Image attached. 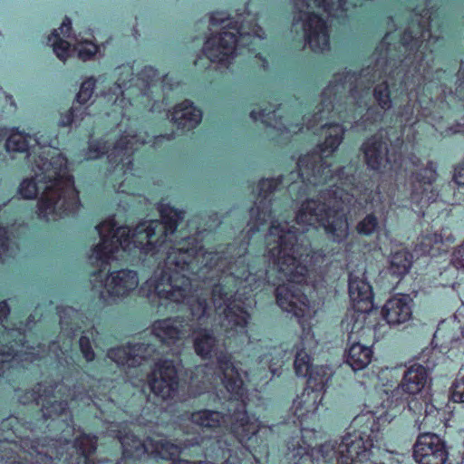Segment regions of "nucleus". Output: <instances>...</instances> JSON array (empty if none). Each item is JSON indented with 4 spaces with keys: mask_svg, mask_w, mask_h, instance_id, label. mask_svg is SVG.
Here are the masks:
<instances>
[{
    "mask_svg": "<svg viewBox=\"0 0 464 464\" xmlns=\"http://www.w3.org/2000/svg\"><path fill=\"white\" fill-rule=\"evenodd\" d=\"M275 180H261L259 196L250 209L249 232L259 230V226L271 220L266 237V256L272 265L270 270H255L246 266L247 243L235 244L216 251H206L190 236H179L177 227L183 212L161 203L159 208L160 220H144L135 227H121V258L123 253H136L144 262L158 263L153 275L141 285L140 291L148 297L157 296L168 304L185 305L198 321L208 317L211 306L203 290L193 288L190 275L197 276L206 286H211V300L218 315L220 329L227 339L243 343L247 334L249 314L242 297L257 289L266 280L276 289L277 305L293 314L302 327V335L294 344V368L297 376H307L313 368L310 352L317 345L311 331V320L317 306L304 295L311 256L309 242L304 232L311 225L300 223L297 215L294 224L272 218V198L266 189L276 187ZM314 227H322L319 224Z\"/></svg>",
    "mask_w": 464,
    "mask_h": 464,
    "instance_id": "1",
    "label": "nucleus"
},
{
    "mask_svg": "<svg viewBox=\"0 0 464 464\" xmlns=\"http://www.w3.org/2000/svg\"><path fill=\"white\" fill-rule=\"evenodd\" d=\"M426 2L430 8L415 11L411 25L401 37L400 48L406 54L400 64L397 65L394 58L396 48L390 44L392 35L387 34L376 48L372 62L359 74L351 72L335 74L324 90L321 103L312 119H304L308 130L320 124L325 133L324 142L299 159L297 172H291L287 179H268L277 182L276 188L266 189L268 198L273 191L288 181H291L288 184L290 194L295 191L305 194L311 188L329 181V188L321 189L317 200L312 198L302 203L297 220L311 226L321 225L335 242H342L348 237L345 211L353 201L359 205L370 203L375 209L382 201L380 191L373 190L372 185L356 181L353 165L333 169L329 157L338 149L345 130L330 120L337 116L343 122H350L360 116L362 124L367 128L381 121L384 111L392 108V92L407 96V103L398 111L401 122L411 123L420 116L428 115L427 108L419 98L420 91L428 83L440 82L441 76L447 72H431L432 46L439 39L430 31L434 22L433 0Z\"/></svg>",
    "mask_w": 464,
    "mask_h": 464,
    "instance_id": "2",
    "label": "nucleus"
},
{
    "mask_svg": "<svg viewBox=\"0 0 464 464\" xmlns=\"http://www.w3.org/2000/svg\"><path fill=\"white\" fill-rule=\"evenodd\" d=\"M193 328L194 325L190 322L175 317L156 321L152 325V333L155 339L170 345L188 337L193 331L197 354L202 358L215 356L218 362L216 368L208 364L196 368L192 383L197 387L199 384L201 386L195 395L217 390V386L220 384L236 398H241L244 395V378L247 377L246 372H240L237 364L231 361L230 355L221 351L224 344L214 336L212 330L196 331Z\"/></svg>",
    "mask_w": 464,
    "mask_h": 464,
    "instance_id": "3",
    "label": "nucleus"
},
{
    "mask_svg": "<svg viewBox=\"0 0 464 464\" xmlns=\"http://www.w3.org/2000/svg\"><path fill=\"white\" fill-rule=\"evenodd\" d=\"M9 313L8 305L5 302L0 303V384L3 380L9 381L13 371L18 365L24 367V362H34L36 359L46 356L54 358L63 364V361L69 364L68 357L72 347V335L77 330H82L83 334L79 341V345L83 357L87 362H92L94 357V352L92 349L89 334L93 338L96 332L92 327L91 330H85L89 324L83 320L82 315L72 307L58 308L60 316V325L62 334L66 335L63 342V346L54 342L49 345L48 351L43 345L36 348L25 345L24 339V334L22 328H8L4 324L6 321V315Z\"/></svg>",
    "mask_w": 464,
    "mask_h": 464,
    "instance_id": "4",
    "label": "nucleus"
},
{
    "mask_svg": "<svg viewBox=\"0 0 464 464\" xmlns=\"http://www.w3.org/2000/svg\"><path fill=\"white\" fill-rule=\"evenodd\" d=\"M30 164L34 176L22 180L18 193L25 199L40 194L37 203L39 218L56 220L78 209V192L69 173L67 160L62 154L53 155L50 159L40 156V160Z\"/></svg>",
    "mask_w": 464,
    "mask_h": 464,
    "instance_id": "5",
    "label": "nucleus"
},
{
    "mask_svg": "<svg viewBox=\"0 0 464 464\" xmlns=\"http://www.w3.org/2000/svg\"><path fill=\"white\" fill-rule=\"evenodd\" d=\"M227 394L228 415L218 411L199 410L183 415L181 420L188 421L195 427L207 430H228L237 441L250 452L259 446V434L263 432L264 426L255 415L246 411V391L244 386V395L236 398L224 388Z\"/></svg>",
    "mask_w": 464,
    "mask_h": 464,
    "instance_id": "6",
    "label": "nucleus"
},
{
    "mask_svg": "<svg viewBox=\"0 0 464 464\" xmlns=\"http://www.w3.org/2000/svg\"><path fill=\"white\" fill-rule=\"evenodd\" d=\"M249 12L237 14L230 18L224 12H214L210 16V30L221 25L222 31L209 37L204 45V53L211 63L227 66L242 47L249 46L264 39V32L254 22Z\"/></svg>",
    "mask_w": 464,
    "mask_h": 464,
    "instance_id": "7",
    "label": "nucleus"
},
{
    "mask_svg": "<svg viewBox=\"0 0 464 464\" xmlns=\"http://www.w3.org/2000/svg\"><path fill=\"white\" fill-rule=\"evenodd\" d=\"M107 142L108 140H91L84 160H95L103 153H108V160L111 166V175L115 178L125 176L124 180L119 184L117 191L130 193L126 188V183L130 181V176H132V173L130 172L132 165L131 155L140 145L146 143V141L141 139V134L138 136L132 130H130L115 141L111 150L105 148Z\"/></svg>",
    "mask_w": 464,
    "mask_h": 464,
    "instance_id": "8",
    "label": "nucleus"
},
{
    "mask_svg": "<svg viewBox=\"0 0 464 464\" xmlns=\"http://www.w3.org/2000/svg\"><path fill=\"white\" fill-rule=\"evenodd\" d=\"M320 454L326 462L336 464H383L372 450L366 430L348 431L338 443L328 441L321 445Z\"/></svg>",
    "mask_w": 464,
    "mask_h": 464,
    "instance_id": "9",
    "label": "nucleus"
},
{
    "mask_svg": "<svg viewBox=\"0 0 464 464\" xmlns=\"http://www.w3.org/2000/svg\"><path fill=\"white\" fill-rule=\"evenodd\" d=\"M118 81L113 87L103 93L106 102L113 106L112 112L119 113L121 117L128 115V107L133 106L130 96L139 92L143 99L147 97V90L154 85L155 82L160 79L159 72L153 67H145L136 80L135 85L130 84L125 87L127 82H132V68L130 65H122L117 68Z\"/></svg>",
    "mask_w": 464,
    "mask_h": 464,
    "instance_id": "10",
    "label": "nucleus"
},
{
    "mask_svg": "<svg viewBox=\"0 0 464 464\" xmlns=\"http://www.w3.org/2000/svg\"><path fill=\"white\" fill-rule=\"evenodd\" d=\"M117 437L122 447V458L117 464H129V459H139L145 453L150 454L155 458L170 459L178 456L182 449L198 445L201 441V438L195 437L192 440H187L179 444H175L160 435L150 437L146 441H140L130 431H125L122 434L121 430Z\"/></svg>",
    "mask_w": 464,
    "mask_h": 464,
    "instance_id": "11",
    "label": "nucleus"
},
{
    "mask_svg": "<svg viewBox=\"0 0 464 464\" xmlns=\"http://www.w3.org/2000/svg\"><path fill=\"white\" fill-rule=\"evenodd\" d=\"M432 350H426L421 354V360L426 363V365H421L419 363H415L409 367L407 371L403 374V378L401 380V384L398 385L396 390L392 392V400L388 394L386 390H383L382 392L387 396L386 400H382V401H372L369 400L366 407L368 408L367 412L372 415H376L379 412L380 408H389L393 403V398L400 393V391H402L405 393L410 395H417L422 392L429 381V373L435 366V362L427 359L425 361V357L433 353Z\"/></svg>",
    "mask_w": 464,
    "mask_h": 464,
    "instance_id": "12",
    "label": "nucleus"
},
{
    "mask_svg": "<svg viewBox=\"0 0 464 464\" xmlns=\"http://www.w3.org/2000/svg\"><path fill=\"white\" fill-rule=\"evenodd\" d=\"M92 289L99 294L100 299L105 304H111L116 298L125 297L139 285L138 274L130 269L111 272L103 277L102 273L93 275Z\"/></svg>",
    "mask_w": 464,
    "mask_h": 464,
    "instance_id": "13",
    "label": "nucleus"
},
{
    "mask_svg": "<svg viewBox=\"0 0 464 464\" xmlns=\"http://www.w3.org/2000/svg\"><path fill=\"white\" fill-rule=\"evenodd\" d=\"M349 295L353 303L354 312L343 321V327L345 331L350 330L353 334L362 329L365 313L372 307V290L364 278V273L362 274V276L354 272L350 274Z\"/></svg>",
    "mask_w": 464,
    "mask_h": 464,
    "instance_id": "14",
    "label": "nucleus"
},
{
    "mask_svg": "<svg viewBox=\"0 0 464 464\" xmlns=\"http://www.w3.org/2000/svg\"><path fill=\"white\" fill-rule=\"evenodd\" d=\"M71 21L66 18L58 30L48 36V44L53 47L56 56L65 61L67 57L77 53L79 59L87 61L97 53V46L92 41L70 37Z\"/></svg>",
    "mask_w": 464,
    "mask_h": 464,
    "instance_id": "15",
    "label": "nucleus"
},
{
    "mask_svg": "<svg viewBox=\"0 0 464 464\" xmlns=\"http://www.w3.org/2000/svg\"><path fill=\"white\" fill-rule=\"evenodd\" d=\"M96 450V438L87 434H82L71 443L64 439V442H55L44 452L50 459H63V464H93L91 456Z\"/></svg>",
    "mask_w": 464,
    "mask_h": 464,
    "instance_id": "16",
    "label": "nucleus"
},
{
    "mask_svg": "<svg viewBox=\"0 0 464 464\" xmlns=\"http://www.w3.org/2000/svg\"><path fill=\"white\" fill-rule=\"evenodd\" d=\"M69 397L72 398V392L62 382L48 386L39 384L37 391L30 392L28 398H20V401L27 403L34 401L37 405L42 406L43 415L45 418H52L64 412L68 407Z\"/></svg>",
    "mask_w": 464,
    "mask_h": 464,
    "instance_id": "17",
    "label": "nucleus"
},
{
    "mask_svg": "<svg viewBox=\"0 0 464 464\" xmlns=\"http://www.w3.org/2000/svg\"><path fill=\"white\" fill-rule=\"evenodd\" d=\"M362 151L367 166L381 173L397 172L402 166L401 155L388 150L387 143L380 133L365 140L362 145Z\"/></svg>",
    "mask_w": 464,
    "mask_h": 464,
    "instance_id": "18",
    "label": "nucleus"
},
{
    "mask_svg": "<svg viewBox=\"0 0 464 464\" xmlns=\"http://www.w3.org/2000/svg\"><path fill=\"white\" fill-rule=\"evenodd\" d=\"M437 176V166L430 160L427 161L424 168L411 173L410 200L420 208V211L437 199L438 192L433 185Z\"/></svg>",
    "mask_w": 464,
    "mask_h": 464,
    "instance_id": "19",
    "label": "nucleus"
},
{
    "mask_svg": "<svg viewBox=\"0 0 464 464\" xmlns=\"http://www.w3.org/2000/svg\"><path fill=\"white\" fill-rule=\"evenodd\" d=\"M145 377H149L151 392L162 400L172 398L178 390L177 368L170 360L160 361L155 365L150 375L147 372L141 373L139 381L143 382Z\"/></svg>",
    "mask_w": 464,
    "mask_h": 464,
    "instance_id": "20",
    "label": "nucleus"
},
{
    "mask_svg": "<svg viewBox=\"0 0 464 464\" xmlns=\"http://www.w3.org/2000/svg\"><path fill=\"white\" fill-rule=\"evenodd\" d=\"M156 355L155 344L146 341L112 348L107 353L108 358L118 366L127 367L129 370L140 366L143 362L150 358L155 360Z\"/></svg>",
    "mask_w": 464,
    "mask_h": 464,
    "instance_id": "21",
    "label": "nucleus"
},
{
    "mask_svg": "<svg viewBox=\"0 0 464 464\" xmlns=\"http://www.w3.org/2000/svg\"><path fill=\"white\" fill-rule=\"evenodd\" d=\"M448 455L444 440L434 433L420 434L413 447V458L419 464H445Z\"/></svg>",
    "mask_w": 464,
    "mask_h": 464,
    "instance_id": "22",
    "label": "nucleus"
},
{
    "mask_svg": "<svg viewBox=\"0 0 464 464\" xmlns=\"http://www.w3.org/2000/svg\"><path fill=\"white\" fill-rule=\"evenodd\" d=\"M324 396L320 389L306 387L293 401L291 411L298 420L301 428L315 420L320 407H323Z\"/></svg>",
    "mask_w": 464,
    "mask_h": 464,
    "instance_id": "23",
    "label": "nucleus"
},
{
    "mask_svg": "<svg viewBox=\"0 0 464 464\" xmlns=\"http://www.w3.org/2000/svg\"><path fill=\"white\" fill-rule=\"evenodd\" d=\"M315 431L307 427L301 428L300 435L291 438L286 444L285 459L293 464H300L310 457Z\"/></svg>",
    "mask_w": 464,
    "mask_h": 464,
    "instance_id": "24",
    "label": "nucleus"
},
{
    "mask_svg": "<svg viewBox=\"0 0 464 464\" xmlns=\"http://www.w3.org/2000/svg\"><path fill=\"white\" fill-rule=\"evenodd\" d=\"M382 313L390 325L404 324L411 318V299L407 295H397L385 303Z\"/></svg>",
    "mask_w": 464,
    "mask_h": 464,
    "instance_id": "25",
    "label": "nucleus"
},
{
    "mask_svg": "<svg viewBox=\"0 0 464 464\" xmlns=\"http://www.w3.org/2000/svg\"><path fill=\"white\" fill-rule=\"evenodd\" d=\"M348 333L349 348L346 352V362L353 368V371H359L365 368L372 360V352L369 346L362 345L357 342V338L362 334H364L365 328L362 325L361 330L355 331L352 334Z\"/></svg>",
    "mask_w": 464,
    "mask_h": 464,
    "instance_id": "26",
    "label": "nucleus"
},
{
    "mask_svg": "<svg viewBox=\"0 0 464 464\" xmlns=\"http://www.w3.org/2000/svg\"><path fill=\"white\" fill-rule=\"evenodd\" d=\"M202 119V112L189 101L178 104L171 112V120L181 128L193 129Z\"/></svg>",
    "mask_w": 464,
    "mask_h": 464,
    "instance_id": "27",
    "label": "nucleus"
},
{
    "mask_svg": "<svg viewBox=\"0 0 464 464\" xmlns=\"http://www.w3.org/2000/svg\"><path fill=\"white\" fill-rule=\"evenodd\" d=\"M276 110L275 108L272 111L263 109L259 111H252L250 116L254 121H261L266 125L271 126L281 132L285 130L286 132L295 134L302 130L303 127H300L298 124H290L286 126L281 120L278 121L276 120Z\"/></svg>",
    "mask_w": 464,
    "mask_h": 464,
    "instance_id": "28",
    "label": "nucleus"
},
{
    "mask_svg": "<svg viewBox=\"0 0 464 464\" xmlns=\"http://www.w3.org/2000/svg\"><path fill=\"white\" fill-rule=\"evenodd\" d=\"M408 407L409 410L414 413L419 412L421 414V411H424V417L422 420H420L419 418L416 420V425H418L419 430H420V426L422 424L427 427L436 423L438 409L433 404L430 403L427 400H421L420 401L413 399L409 401Z\"/></svg>",
    "mask_w": 464,
    "mask_h": 464,
    "instance_id": "29",
    "label": "nucleus"
},
{
    "mask_svg": "<svg viewBox=\"0 0 464 464\" xmlns=\"http://www.w3.org/2000/svg\"><path fill=\"white\" fill-rule=\"evenodd\" d=\"M412 256L406 249L401 248L392 254L390 271L392 274L401 276L406 275L411 266Z\"/></svg>",
    "mask_w": 464,
    "mask_h": 464,
    "instance_id": "30",
    "label": "nucleus"
},
{
    "mask_svg": "<svg viewBox=\"0 0 464 464\" xmlns=\"http://www.w3.org/2000/svg\"><path fill=\"white\" fill-rule=\"evenodd\" d=\"M333 374L332 369L324 365H316L308 372L307 386L311 389H320L324 393L325 385Z\"/></svg>",
    "mask_w": 464,
    "mask_h": 464,
    "instance_id": "31",
    "label": "nucleus"
},
{
    "mask_svg": "<svg viewBox=\"0 0 464 464\" xmlns=\"http://www.w3.org/2000/svg\"><path fill=\"white\" fill-rule=\"evenodd\" d=\"M286 350L283 345L272 347L261 356L260 363L267 365L273 376L277 375V369L275 367L283 362Z\"/></svg>",
    "mask_w": 464,
    "mask_h": 464,
    "instance_id": "32",
    "label": "nucleus"
},
{
    "mask_svg": "<svg viewBox=\"0 0 464 464\" xmlns=\"http://www.w3.org/2000/svg\"><path fill=\"white\" fill-rule=\"evenodd\" d=\"M454 238L451 236H447L445 237V241L452 242ZM444 242V237L441 234L433 233L427 234L422 237L417 247L419 251L423 255H430L435 246L439 244H442Z\"/></svg>",
    "mask_w": 464,
    "mask_h": 464,
    "instance_id": "33",
    "label": "nucleus"
},
{
    "mask_svg": "<svg viewBox=\"0 0 464 464\" xmlns=\"http://www.w3.org/2000/svg\"><path fill=\"white\" fill-rule=\"evenodd\" d=\"M87 107L73 105L69 111L61 116L59 124L64 127L72 123L76 124L84 119V115L87 114Z\"/></svg>",
    "mask_w": 464,
    "mask_h": 464,
    "instance_id": "34",
    "label": "nucleus"
},
{
    "mask_svg": "<svg viewBox=\"0 0 464 464\" xmlns=\"http://www.w3.org/2000/svg\"><path fill=\"white\" fill-rule=\"evenodd\" d=\"M379 228V222L376 216L372 213L368 214L356 226V230L363 236H371Z\"/></svg>",
    "mask_w": 464,
    "mask_h": 464,
    "instance_id": "35",
    "label": "nucleus"
},
{
    "mask_svg": "<svg viewBox=\"0 0 464 464\" xmlns=\"http://www.w3.org/2000/svg\"><path fill=\"white\" fill-rule=\"evenodd\" d=\"M16 246L8 237V231L0 227V261L14 254Z\"/></svg>",
    "mask_w": 464,
    "mask_h": 464,
    "instance_id": "36",
    "label": "nucleus"
},
{
    "mask_svg": "<svg viewBox=\"0 0 464 464\" xmlns=\"http://www.w3.org/2000/svg\"><path fill=\"white\" fill-rule=\"evenodd\" d=\"M94 85L95 81L93 78H89L82 83L76 96L77 102L79 103L77 106L83 107L82 105L90 100L93 93Z\"/></svg>",
    "mask_w": 464,
    "mask_h": 464,
    "instance_id": "37",
    "label": "nucleus"
},
{
    "mask_svg": "<svg viewBox=\"0 0 464 464\" xmlns=\"http://www.w3.org/2000/svg\"><path fill=\"white\" fill-rule=\"evenodd\" d=\"M454 182L457 185V191L455 196L459 200H463L464 198V162L459 163L454 169L453 175Z\"/></svg>",
    "mask_w": 464,
    "mask_h": 464,
    "instance_id": "38",
    "label": "nucleus"
},
{
    "mask_svg": "<svg viewBox=\"0 0 464 464\" xmlns=\"http://www.w3.org/2000/svg\"><path fill=\"white\" fill-rule=\"evenodd\" d=\"M450 397L454 402L464 403V376L452 384Z\"/></svg>",
    "mask_w": 464,
    "mask_h": 464,
    "instance_id": "39",
    "label": "nucleus"
},
{
    "mask_svg": "<svg viewBox=\"0 0 464 464\" xmlns=\"http://www.w3.org/2000/svg\"><path fill=\"white\" fill-rule=\"evenodd\" d=\"M450 265L457 270L464 271V242L453 250Z\"/></svg>",
    "mask_w": 464,
    "mask_h": 464,
    "instance_id": "40",
    "label": "nucleus"
},
{
    "mask_svg": "<svg viewBox=\"0 0 464 464\" xmlns=\"http://www.w3.org/2000/svg\"><path fill=\"white\" fill-rule=\"evenodd\" d=\"M218 447L223 451L222 457L226 458V460L223 464H241L236 451L234 452L230 448H227L226 450L223 448V445L227 444L226 441L218 440Z\"/></svg>",
    "mask_w": 464,
    "mask_h": 464,
    "instance_id": "41",
    "label": "nucleus"
},
{
    "mask_svg": "<svg viewBox=\"0 0 464 464\" xmlns=\"http://www.w3.org/2000/svg\"><path fill=\"white\" fill-rule=\"evenodd\" d=\"M72 401H79L88 405L90 404V401L95 403V401L92 400V395L82 393L81 391H79V387L77 386H74L73 388Z\"/></svg>",
    "mask_w": 464,
    "mask_h": 464,
    "instance_id": "42",
    "label": "nucleus"
},
{
    "mask_svg": "<svg viewBox=\"0 0 464 464\" xmlns=\"http://www.w3.org/2000/svg\"><path fill=\"white\" fill-rule=\"evenodd\" d=\"M171 464H212L208 461H191L184 459H179L177 460H174Z\"/></svg>",
    "mask_w": 464,
    "mask_h": 464,
    "instance_id": "43",
    "label": "nucleus"
},
{
    "mask_svg": "<svg viewBox=\"0 0 464 464\" xmlns=\"http://www.w3.org/2000/svg\"><path fill=\"white\" fill-rule=\"evenodd\" d=\"M366 417H367L366 415L356 416L352 422L351 428H355V427L359 426Z\"/></svg>",
    "mask_w": 464,
    "mask_h": 464,
    "instance_id": "44",
    "label": "nucleus"
},
{
    "mask_svg": "<svg viewBox=\"0 0 464 464\" xmlns=\"http://www.w3.org/2000/svg\"><path fill=\"white\" fill-rule=\"evenodd\" d=\"M409 161L411 162L412 167L419 168L420 166V160L416 156H411V158H409Z\"/></svg>",
    "mask_w": 464,
    "mask_h": 464,
    "instance_id": "45",
    "label": "nucleus"
},
{
    "mask_svg": "<svg viewBox=\"0 0 464 464\" xmlns=\"http://www.w3.org/2000/svg\"><path fill=\"white\" fill-rule=\"evenodd\" d=\"M463 122H459L456 128L452 130L453 132H464V118L462 119Z\"/></svg>",
    "mask_w": 464,
    "mask_h": 464,
    "instance_id": "46",
    "label": "nucleus"
},
{
    "mask_svg": "<svg viewBox=\"0 0 464 464\" xmlns=\"http://www.w3.org/2000/svg\"><path fill=\"white\" fill-rule=\"evenodd\" d=\"M184 432L187 433V434H190V433H193L194 431L193 430H190V429L188 427H184Z\"/></svg>",
    "mask_w": 464,
    "mask_h": 464,
    "instance_id": "47",
    "label": "nucleus"
},
{
    "mask_svg": "<svg viewBox=\"0 0 464 464\" xmlns=\"http://www.w3.org/2000/svg\"><path fill=\"white\" fill-rule=\"evenodd\" d=\"M164 138H165L164 136L155 137L154 143L158 142L159 140H160L161 139H164Z\"/></svg>",
    "mask_w": 464,
    "mask_h": 464,
    "instance_id": "48",
    "label": "nucleus"
},
{
    "mask_svg": "<svg viewBox=\"0 0 464 464\" xmlns=\"http://www.w3.org/2000/svg\"><path fill=\"white\" fill-rule=\"evenodd\" d=\"M397 144H398V145H400V146H401V145H402V140H400V139H398V140H397Z\"/></svg>",
    "mask_w": 464,
    "mask_h": 464,
    "instance_id": "49",
    "label": "nucleus"
},
{
    "mask_svg": "<svg viewBox=\"0 0 464 464\" xmlns=\"http://www.w3.org/2000/svg\"><path fill=\"white\" fill-rule=\"evenodd\" d=\"M126 373H127V376H128L130 379H131V378H132V374L130 373V372H127Z\"/></svg>",
    "mask_w": 464,
    "mask_h": 464,
    "instance_id": "50",
    "label": "nucleus"
},
{
    "mask_svg": "<svg viewBox=\"0 0 464 464\" xmlns=\"http://www.w3.org/2000/svg\"><path fill=\"white\" fill-rule=\"evenodd\" d=\"M132 384L133 385H137V383L135 382V381H131Z\"/></svg>",
    "mask_w": 464,
    "mask_h": 464,
    "instance_id": "51",
    "label": "nucleus"
},
{
    "mask_svg": "<svg viewBox=\"0 0 464 464\" xmlns=\"http://www.w3.org/2000/svg\"><path fill=\"white\" fill-rule=\"evenodd\" d=\"M462 335H463V338H464V328H463V331H462Z\"/></svg>",
    "mask_w": 464,
    "mask_h": 464,
    "instance_id": "52",
    "label": "nucleus"
},
{
    "mask_svg": "<svg viewBox=\"0 0 464 464\" xmlns=\"http://www.w3.org/2000/svg\"><path fill=\"white\" fill-rule=\"evenodd\" d=\"M463 201H464V198H463Z\"/></svg>",
    "mask_w": 464,
    "mask_h": 464,
    "instance_id": "53",
    "label": "nucleus"
}]
</instances>
